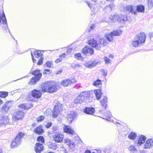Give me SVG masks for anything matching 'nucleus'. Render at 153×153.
Returning a JSON list of instances; mask_svg holds the SVG:
<instances>
[{"mask_svg":"<svg viewBox=\"0 0 153 153\" xmlns=\"http://www.w3.org/2000/svg\"><path fill=\"white\" fill-rule=\"evenodd\" d=\"M42 91L43 92L53 93L56 91L57 90L56 86L53 85V83L51 81L45 82L43 83L41 86Z\"/></svg>","mask_w":153,"mask_h":153,"instance_id":"nucleus-1","label":"nucleus"},{"mask_svg":"<svg viewBox=\"0 0 153 153\" xmlns=\"http://www.w3.org/2000/svg\"><path fill=\"white\" fill-rule=\"evenodd\" d=\"M25 114L22 111L15 112L13 115V121L16 122L18 120H22L24 117Z\"/></svg>","mask_w":153,"mask_h":153,"instance_id":"nucleus-2","label":"nucleus"},{"mask_svg":"<svg viewBox=\"0 0 153 153\" xmlns=\"http://www.w3.org/2000/svg\"><path fill=\"white\" fill-rule=\"evenodd\" d=\"M62 110V105L60 103H58L53 109L52 116L53 117L56 118L59 113Z\"/></svg>","mask_w":153,"mask_h":153,"instance_id":"nucleus-3","label":"nucleus"},{"mask_svg":"<svg viewBox=\"0 0 153 153\" xmlns=\"http://www.w3.org/2000/svg\"><path fill=\"white\" fill-rule=\"evenodd\" d=\"M94 50L93 48L86 46L82 50V53L86 56H90L94 53Z\"/></svg>","mask_w":153,"mask_h":153,"instance_id":"nucleus-4","label":"nucleus"},{"mask_svg":"<svg viewBox=\"0 0 153 153\" xmlns=\"http://www.w3.org/2000/svg\"><path fill=\"white\" fill-rule=\"evenodd\" d=\"M77 115L76 112L71 111L67 114L66 118L69 123H71L73 120L76 118Z\"/></svg>","mask_w":153,"mask_h":153,"instance_id":"nucleus-5","label":"nucleus"},{"mask_svg":"<svg viewBox=\"0 0 153 153\" xmlns=\"http://www.w3.org/2000/svg\"><path fill=\"white\" fill-rule=\"evenodd\" d=\"M88 44L97 50H99L101 48L100 46L97 44V41L94 39H91L88 41Z\"/></svg>","mask_w":153,"mask_h":153,"instance_id":"nucleus-6","label":"nucleus"},{"mask_svg":"<svg viewBox=\"0 0 153 153\" xmlns=\"http://www.w3.org/2000/svg\"><path fill=\"white\" fill-rule=\"evenodd\" d=\"M64 138L63 135L59 133L55 134L53 136V139L56 143H60L62 141Z\"/></svg>","mask_w":153,"mask_h":153,"instance_id":"nucleus-7","label":"nucleus"},{"mask_svg":"<svg viewBox=\"0 0 153 153\" xmlns=\"http://www.w3.org/2000/svg\"><path fill=\"white\" fill-rule=\"evenodd\" d=\"M76 81L74 79H64L61 82V84L63 86L65 87L71 85L74 83H76Z\"/></svg>","mask_w":153,"mask_h":153,"instance_id":"nucleus-8","label":"nucleus"},{"mask_svg":"<svg viewBox=\"0 0 153 153\" xmlns=\"http://www.w3.org/2000/svg\"><path fill=\"white\" fill-rule=\"evenodd\" d=\"M136 39H137L140 43H144L145 42L146 35L143 33H140L139 35L136 36L135 37Z\"/></svg>","mask_w":153,"mask_h":153,"instance_id":"nucleus-9","label":"nucleus"},{"mask_svg":"<svg viewBox=\"0 0 153 153\" xmlns=\"http://www.w3.org/2000/svg\"><path fill=\"white\" fill-rule=\"evenodd\" d=\"M145 140L146 137L142 135L140 137L137 141H134L135 145L136 146L139 147L145 142Z\"/></svg>","mask_w":153,"mask_h":153,"instance_id":"nucleus-10","label":"nucleus"},{"mask_svg":"<svg viewBox=\"0 0 153 153\" xmlns=\"http://www.w3.org/2000/svg\"><path fill=\"white\" fill-rule=\"evenodd\" d=\"M117 17L118 19V21L120 23H124L127 20V16L126 15L120 14L118 15Z\"/></svg>","mask_w":153,"mask_h":153,"instance_id":"nucleus-11","label":"nucleus"},{"mask_svg":"<svg viewBox=\"0 0 153 153\" xmlns=\"http://www.w3.org/2000/svg\"><path fill=\"white\" fill-rule=\"evenodd\" d=\"M153 146V139H149L147 140L145 144L144 148L145 149H150Z\"/></svg>","mask_w":153,"mask_h":153,"instance_id":"nucleus-12","label":"nucleus"},{"mask_svg":"<svg viewBox=\"0 0 153 153\" xmlns=\"http://www.w3.org/2000/svg\"><path fill=\"white\" fill-rule=\"evenodd\" d=\"M97 64V62L94 61L92 62H86L84 63V65L87 68H91L94 67Z\"/></svg>","mask_w":153,"mask_h":153,"instance_id":"nucleus-13","label":"nucleus"},{"mask_svg":"<svg viewBox=\"0 0 153 153\" xmlns=\"http://www.w3.org/2000/svg\"><path fill=\"white\" fill-rule=\"evenodd\" d=\"M41 94H42L39 90L34 89L32 91L31 95L32 96L36 98H40L41 97Z\"/></svg>","mask_w":153,"mask_h":153,"instance_id":"nucleus-14","label":"nucleus"},{"mask_svg":"<svg viewBox=\"0 0 153 153\" xmlns=\"http://www.w3.org/2000/svg\"><path fill=\"white\" fill-rule=\"evenodd\" d=\"M43 150V146L42 143H37L35 146V150L36 153H40Z\"/></svg>","mask_w":153,"mask_h":153,"instance_id":"nucleus-15","label":"nucleus"},{"mask_svg":"<svg viewBox=\"0 0 153 153\" xmlns=\"http://www.w3.org/2000/svg\"><path fill=\"white\" fill-rule=\"evenodd\" d=\"M2 20L3 24L5 25L4 26V29H6L8 28L6 19L4 14L2 16V17L0 15V26L2 24L1 22Z\"/></svg>","mask_w":153,"mask_h":153,"instance_id":"nucleus-16","label":"nucleus"},{"mask_svg":"<svg viewBox=\"0 0 153 153\" xmlns=\"http://www.w3.org/2000/svg\"><path fill=\"white\" fill-rule=\"evenodd\" d=\"M83 97L80 95V94L75 99L74 101V102L75 104H80L84 102L85 101Z\"/></svg>","mask_w":153,"mask_h":153,"instance_id":"nucleus-17","label":"nucleus"},{"mask_svg":"<svg viewBox=\"0 0 153 153\" xmlns=\"http://www.w3.org/2000/svg\"><path fill=\"white\" fill-rule=\"evenodd\" d=\"M63 130L64 132L70 134H73L74 133V130L69 126H65L63 127Z\"/></svg>","mask_w":153,"mask_h":153,"instance_id":"nucleus-18","label":"nucleus"},{"mask_svg":"<svg viewBox=\"0 0 153 153\" xmlns=\"http://www.w3.org/2000/svg\"><path fill=\"white\" fill-rule=\"evenodd\" d=\"M32 74L35 75L34 77L37 79H39L42 75L41 73L40 72V71L38 70L33 71L32 72Z\"/></svg>","mask_w":153,"mask_h":153,"instance_id":"nucleus-19","label":"nucleus"},{"mask_svg":"<svg viewBox=\"0 0 153 153\" xmlns=\"http://www.w3.org/2000/svg\"><path fill=\"white\" fill-rule=\"evenodd\" d=\"M20 140H16V138L13 140L11 143V147L13 148L17 147L21 144Z\"/></svg>","mask_w":153,"mask_h":153,"instance_id":"nucleus-20","label":"nucleus"},{"mask_svg":"<svg viewBox=\"0 0 153 153\" xmlns=\"http://www.w3.org/2000/svg\"><path fill=\"white\" fill-rule=\"evenodd\" d=\"M94 108H85L84 110V112L85 113L90 114H92L94 112Z\"/></svg>","mask_w":153,"mask_h":153,"instance_id":"nucleus-21","label":"nucleus"},{"mask_svg":"<svg viewBox=\"0 0 153 153\" xmlns=\"http://www.w3.org/2000/svg\"><path fill=\"white\" fill-rule=\"evenodd\" d=\"M34 131L35 133L38 134H41L44 132L43 130L42 129V126H40L35 128Z\"/></svg>","mask_w":153,"mask_h":153,"instance_id":"nucleus-22","label":"nucleus"},{"mask_svg":"<svg viewBox=\"0 0 153 153\" xmlns=\"http://www.w3.org/2000/svg\"><path fill=\"white\" fill-rule=\"evenodd\" d=\"M10 101H8L4 104L2 108V110L3 112H8L10 108Z\"/></svg>","mask_w":153,"mask_h":153,"instance_id":"nucleus-23","label":"nucleus"},{"mask_svg":"<svg viewBox=\"0 0 153 153\" xmlns=\"http://www.w3.org/2000/svg\"><path fill=\"white\" fill-rule=\"evenodd\" d=\"M101 105L104 108H105L107 103V98L106 97H104L100 101Z\"/></svg>","mask_w":153,"mask_h":153,"instance_id":"nucleus-24","label":"nucleus"},{"mask_svg":"<svg viewBox=\"0 0 153 153\" xmlns=\"http://www.w3.org/2000/svg\"><path fill=\"white\" fill-rule=\"evenodd\" d=\"M125 10L127 11L128 13L131 12L134 13V14H136L137 12L136 11H133V7L131 5H128L126 6L125 8Z\"/></svg>","mask_w":153,"mask_h":153,"instance_id":"nucleus-25","label":"nucleus"},{"mask_svg":"<svg viewBox=\"0 0 153 153\" xmlns=\"http://www.w3.org/2000/svg\"><path fill=\"white\" fill-rule=\"evenodd\" d=\"M80 95L83 97L84 99L85 100L90 97V94L89 91H85L81 93Z\"/></svg>","mask_w":153,"mask_h":153,"instance_id":"nucleus-26","label":"nucleus"},{"mask_svg":"<svg viewBox=\"0 0 153 153\" xmlns=\"http://www.w3.org/2000/svg\"><path fill=\"white\" fill-rule=\"evenodd\" d=\"M94 93L95 94L96 97L98 100H99L101 98L102 95V92L100 90H95Z\"/></svg>","mask_w":153,"mask_h":153,"instance_id":"nucleus-27","label":"nucleus"},{"mask_svg":"<svg viewBox=\"0 0 153 153\" xmlns=\"http://www.w3.org/2000/svg\"><path fill=\"white\" fill-rule=\"evenodd\" d=\"M65 142L67 145L71 147H73L75 145V143L68 139H65Z\"/></svg>","mask_w":153,"mask_h":153,"instance_id":"nucleus-28","label":"nucleus"},{"mask_svg":"<svg viewBox=\"0 0 153 153\" xmlns=\"http://www.w3.org/2000/svg\"><path fill=\"white\" fill-rule=\"evenodd\" d=\"M111 116L112 115L110 112L109 111H107V112L105 113L104 114L103 119L108 120L110 119Z\"/></svg>","mask_w":153,"mask_h":153,"instance_id":"nucleus-29","label":"nucleus"},{"mask_svg":"<svg viewBox=\"0 0 153 153\" xmlns=\"http://www.w3.org/2000/svg\"><path fill=\"white\" fill-rule=\"evenodd\" d=\"M39 79H37L34 77L32 78L28 82V84L32 85L36 84L37 82H38Z\"/></svg>","mask_w":153,"mask_h":153,"instance_id":"nucleus-30","label":"nucleus"},{"mask_svg":"<svg viewBox=\"0 0 153 153\" xmlns=\"http://www.w3.org/2000/svg\"><path fill=\"white\" fill-rule=\"evenodd\" d=\"M25 134L24 133L20 132L18 134L16 137H15L16 140H20V143H21L22 140L21 138H22L24 136Z\"/></svg>","mask_w":153,"mask_h":153,"instance_id":"nucleus-31","label":"nucleus"},{"mask_svg":"<svg viewBox=\"0 0 153 153\" xmlns=\"http://www.w3.org/2000/svg\"><path fill=\"white\" fill-rule=\"evenodd\" d=\"M140 44L137 39H136L135 37L134 40L132 41L131 42V44L134 47H138L139 45Z\"/></svg>","mask_w":153,"mask_h":153,"instance_id":"nucleus-32","label":"nucleus"},{"mask_svg":"<svg viewBox=\"0 0 153 153\" xmlns=\"http://www.w3.org/2000/svg\"><path fill=\"white\" fill-rule=\"evenodd\" d=\"M137 10L139 12L143 13L144 12L145 8L142 5H139L137 7Z\"/></svg>","mask_w":153,"mask_h":153,"instance_id":"nucleus-33","label":"nucleus"},{"mask_svg":"<svg viewBox=\"0 0 153 153\" xmlns=\"http://www.w3.org/2000/svg\"><path fill=\"white\" fill-rule=\"evenodd\" d=\"M100 44L102 46H106L107 44V42L106 40L104 38H102L99 40Z\"/></svg>","mask_w":153,"mask_h":153,"instance_id":"nucleus-34","label":"nucleus"},{"mask_svg":"<svg viewBox=\"0 0 153 153\" xmlns=\"http://www.w3.org/2000/svg\"><path fill=\"white\" fill-rule=\"evenodd\" d=\"M114 36H118L122 34V31L120 30H115L111 32Z\"/></svg>","mask_w":153,"mask_h":153,"instance_id":"nucleus-35","label":"nucleus"},{"mask_svg":"<svg viewBox=\"0 0 153 153\" xmlns=\"http://www.w3.org/2000/svg\"><path fill=\"white\" fill-rule=\"evenodd\" d=\"M34 55L37 58L43 57L41 51H35L34 52Z\"/></svg>","mask_w":153,"mask_h":153,"instance_id":"nucleus-36","label":"nucleus"},{"mask_svg":"<svg viewBox=\"0 0 153 153\" xmlns=\"http://www.w3.org/2000/svg\"><path fill=\"white\" fill-rule=\"evenodd\" d=\"M65 54L63 53L59 56V58L56 59L55 61V63H58L62 60V59L65 57Z\"/></svg>","mask_w":153,"mask_h":153,"instance_id":"nucleus-37","label":"nucleus"},{"mask_svg":"<svg viewBox=\"0 0 153 153\" xmlns=\"http://www.w3.org/2000/svg\"><path fill=\"white\" fill-rule=\"evenodd\" d=\"M48 146L50 149L54 150L56 149L57 148V146L54 143H50L48 144Z\"/></svg>","mask_w":153,"mask_h":153,"instance_id":"nucleus-38","label":"nucleus"},{"mask_svg":"<svg viewBox=\"0 0 153 153\" xmlns=\"http://www.w3.org/2000/svg\"><path fill=\"white\" fill-rule=\"evenodd\" d=\"M117 15H114L113 16H111L110 18L111 20L113 22H116V21H118V19H117Z\"/></svg>","mask_w":153,"mask_h":153,"instance_id":"nucleus-39","label":"nucleus"},{"mask_svg":"<svg viewBox=\"0 0 153 153\" xmlns=\"http://www.w3.org/2000/svg\"><path fill=\"white\" fill-rule=\"evenodd\" d=\"M8 95L7 92L5 91H0V97L5 98Z\"/></svg>","mask_w":153,"mask_h":153,"instance_id":"nucleus-40","label":"nucleus"},{"mask_svg":"<svg viewBox=\"0 0 153 153\" xmlns=\"http://www.w3.org/2000/svg\"><path fill=\"white\" fill-rule=\"evenodd\" d=\"M136 136L137 135L136 133L132 132L129 134L128 137L131 139L134 140L136 138Z\"/></svg>","mask_w":153,"mask_h":153,"instance_id":"nucleus-41","label":"nucleus"},{"mask_svg":"<svg viewBox=\"0 0 153 153\" xmlns=\"http://www.w3.org/2000/svg\"><path fill=\"white\" fill-rule=\"evenodd\" d=\"M101 81L99 79L95 81H94L93 83V85L96 86H98L100 85H101Z\"/></svg>","mask_w":153,"mask_h":153,"instance_id":"nucleus-42","label":"nucleus"},{"mask_svg":"<svg viewBox=\"0 0 153 153\" xmlns=\"http://www.w3.org/2000/svg\"><path fill=\"white\" fill-rule=\"evenodd\" d=\"M112 33H111L110 34H107V40L109 42L111 41L113 39V36Z\"/></svg>","mask_w":153,"mask_h":153,"instance_id":"nucleus-43","label":"nucleus"},{"mask_svg":"<svg viewBox=\"0 0 153 153\" xmlns=\"http://www.w3.org/2000/svg\"><path fill=\"white\" fill-rule=\"evenodd\" d=\"M53 64L52 62L48 61L45 64V66L48 68H51L53 66Z\"/></svg>","mask_w":153,"mask_h":153,"instance_id":"nucleus-44","label":"nucleus"},{"mask_svg":"<svg viewBox=\"0 0 153 153\" xmlns=\"http://www.w3.org/2000/svg\"><path fill=\"white\" fill-rule=\"evenodd\" d=\"M74 57L76 58L78 60H81V55L80 53H78L75 54L74 55Z\"/></svg>","mask_w":153,"mask_h":153,"instance_id":"nucleus-45","label":"nucleus"},{"mask_svg":"<svg viewBox=\"0 0 153 153\" xmlns=\"http://www.w3.org/2000/svg\"><path fill=\"white\" fill-rule=\"evenodd\" d=\"M103 59L105 62L106 64H107L109 63H111V61L107 57H104Z\"/></svg>","mask_w":153,"mask_h":153,"instance_id":"nucleus-46","label":"nucleus"},{"mask_svg":"<svg viewBox=\"0 0 153 153\" xmlns=\"http://www.w3.org/2000/svg\"><path fill=\"white\" fill-rule=\"evenodd\" d=\"M43 59V57H40V58L39 59V61L37 63V65H41L42 63V61Z\"/></svg>","mask_w":153,"mask_h":153,"instance_id":"nucleus-47","label":"nucleus"},{"mask_svg":"<svg viewBox=\"0 0 153 153\" xmlns=\"http://www.w3.org/2000/svg\"><path fill=\"white\" fill-rule=\"evenodd\" d=\"M37 141L42 143L44 142V139L42 136L39 137L37 138Z\"/></svg>","mask_w":153,"mask_h":153,"instance_id":"nucleus-48","label":"nucleus"},{"mask_svg":"<svg viewBox=\"0 0 153 153\" xmlns=\"http://www.w3.org/2000/svg\"><path fill=\"white\" fill-rule=\"evenodd\" d=\"M128 149L130 151H134L136 150L135 147L133 145L130 146L128 148Z\"/></svg>","mask_w":153,"mask_h":153,"instance_id":"nucleus-49","label":"nucleus"},{"mask_svg":"<svg viewBox=\"0 0 153 153\" xmlns=\"http://www.w3.org/2000/svg\"><path fill=\"white\" fill-rule=\"evenodd\" d=\"M44 119V117L43 116H40L36 118V120L38 122H40L42 121Z\"/></svg>","mask_w":153,"mask_h":153,"instance_id":"nucleus-50","label":"nucleus"},{"mask_svg":"<svg viewBox=\"0 0 153 153\" xmlns=\"http://www.w3.org/2000/svg\"><path fill=\"white\" fill-rule=\"evenodd\" d=\"M105 10L108 12H110L112 10L111 7H110L109 5L106 6L105 7Z\"/></svg>","mask_w":153,"mask_h":153,"instance_id":"nucleus-51","label":"nucleus"},{"mask_svg":"<svg viewBox=\"0 0 153 153\" xmlns=\"http://www.w3.org/2000/svg\"><path fill=\"white\" fill-rule=\"evenodd\" d=\"M19 107L21 108H24L25 109H28V108H27L25 104H22V105H20L19 106Z\"/></svg>","mask_w":153,"mask_h":153,"instance_id":"nucleus-52","label":"nucleus"},{"mask_svg":"<svg viewBox=\"0 0 153 153\" xmlns=\"http://www.w3.org/2000/svg\"><path fill=\"white\" fill-rule=\"evenodd\" d=\"M51 71L49 69H46L44 70L43 74H47L49 73H50Z\"/></svg>","mask_w":153,"mask_h":153,"instance_id":"nucleus-53","label":"nucleus"},{"mask_svg":"<svg viewBox=\"0 0 153 153\" xmlns=\"http://www.w3.org/2000/svg\"><path fill=\"white\" fill-rule=\"evenodd\" d=\"M149 4L150 6H153V0H149Z\"/></svg>","mask_w":153,"mask_h":153,"instance_id":"nucleus-54","label":"nucleus"},{"mask_svg":"<svg viewBox=\"0 0 153 153\" xmlns=\"http://www.w3.org/2000/svg\"><path fill=\"white\" fill-rule=\"evenodd\" d=\"M51 123H48L45 126L46 128H48L51 126Z\"/></svg>","mask_w":153,"mask_h":153,"instance_id":"nucleus-55","label":"nucleus"},{"mask_svg":"<svg viewBox=\"0 0 153 153\" xmlns=\"http://www.w3.org/2000/svg\"><path fill=\"white\" fill-rule=\"evenodd\" d=\"M109 6L110 7H111V9L112 10L114 6V4L113 3H112L109 4Z\"/></svg>","mask_w":153,"mask_h":153,"instance_id":"nucleus-56","label":"nucleus"},{"mask_svg":"<svg viewBox=\"0 0 153 153\" xmlns=\"http://www.w3.org/2000/svg\"><path fill=\"white\" fill-rule=\"evenodd\" d=\"M31 55L32 58V59L33 60V62L34 63L35 62H36V60L35 59H34V57L32 53H31Z\"/></svg>","mask_w":153,"mask_h":153,"instance_id":"nucleus-57","label":"nucleus"},{"mask_svg":"<svg viewBox=\"0 0 153 153\" xmlns=\"http://www.w3.org/2000/svg\"><path fill=\"white\" fill-rule=\"evenodd\" d=\"M76 68H82V66L78 64H76Z\"/></svg>","mask_w":153,"mask_h":153,"instance_id":"nucleus-58","label":"nucleus"},{"mask_svg":"<svg viewBox=\"0 0 153 153\" xmlns=\"http://www.w3.org/2000/svg\"><path fill=\"white\" fill-rule=\"evenodd\" d=\"M71 67L72 68H77L76 65H75V64H74V65H71Z\"/></svg>","mask_w":153,"mask_h":153,"instance_id":"nucleus-59","label":"nucleus"},{"mask_svg":"<svg viewBox=\"0 0 153 153\" xmlns=\"http://www.w3.org/2000/svg\"><path fill=\"white\" fill-rule=\"evenodd\" d=\"M62 71L61 70H60L59 71H57L56 73V74H60Z\"/></svg>","mask_w":153,"mask_h":153,"instance_id":"nucleus-60","label":"nucleus"},{"mask_svg":"<svg viewBox=\"0 0 153 153\" xmlns=\"http://www.w3.org/2000/svg\"><path fill=\"white\" fill-rule=\"evenodd\" d=\"M95 27V25L94 24H93L91 26H90V28L92 29H93L94 27Z\"/></svg>","mask_w":153,"mask_h":153,"instance_id":"nucleus-61","label":"nucleus"},{"mask_svg":"<svg viewBox=\"0 0 153 153\" xmlns=\"http://www.w3.org/2000/svg\"><path fill=\"white\" fill-rule=\"evenodd\" d=\"M86 3L88 5V6L90 7H91V4H90V3L89 2H88V1H87L86 2Z\"/></svg>","mask_w":153,"mask_h":153,"instance_id":"nucleus-62","label":"nucleus"},{"mask_svg":"<svg viewBox=\"0 0 153 153\" xmlns=\"http://www.w3.org/2000/svg\"><path fill=\"white\" fill-rule=\"evenodd\" d=\"M85 153H91V152L89 150H87L85 151Z\"/></svg>","mask_w":153,"mask_h":153,"instance_id":"nucleus-63","label":"nucleus"},{"mask_svg":"<svg viewBox=\"0 0 153 153\" xmlns=\"http://www.w3.org/2000/svg\"><path fill=\"white\" fill-rule=\"evenodd\" d=\"M3 103L2 101L0 99V105L2 104Z\"/></svg>","mask_w":153,"mask_h":153,"instance_id":"nucleus-64","label":"nucleus"}]
</instances>
